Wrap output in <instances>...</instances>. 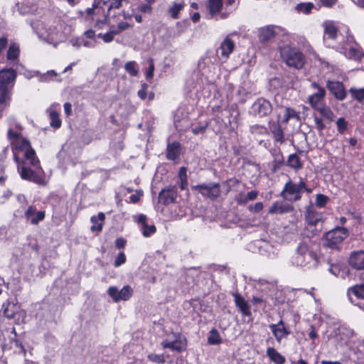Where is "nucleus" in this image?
<instances>
[{"label":"nucleus","instance_id":"obj_13","mask_svg":"<svg viewBox=\"0 0 364 364\" xmlns=\"http://www.w3.org/2000/svg\"><path fill=\"white\" fill-rule=\"evenodd\" d=\"M107 294L114 302H119L120 301H127L129 299L133 294V291L129 286H124L121 289L112 286L107 289Z\"/></svg>","mask_w":364,"mask_h":364},{"label":"nucleus","instance_id":"obj_52","mask_svg":"<svg viewBox=\"0 0 364 364\" xmlns=\"http://www.w3.org/2000/svg\"><path fill=\"white\" fill-rule=\"evenodd\" d=\"M352 96L359 102H363L364 100V88L361 89H353L351 88L350 90Z\"/></svg>","mask_w":364,"mask_h":364},{"label":"nucleus","instance_id":"obj_23","mask_svg":"<svg viewBox=\"0 0 364 364\" xmlns=\"http://www.w3.org/2000/svg\"><path fill=\"white\" fill-rule=\"evenodd\" d=\"M290 119H295L296 121L300 120L299 113L294 109L285 107L282 109L278 117V122L287 124Z\"/></svg>","mask_w":364,"mask_h":364},{"label":"nucleus","instance_id":"obj_40","mask_svg":"<svg viewBox=\"0 0 364 364\" xmlns=\"http://www.w3.org/2000/svg\"><path fill=\"white\" fill-rule=\"evenodd\" d=\"M322 117L326 118L329 122H332L334 120L335 114L330 107L326 106L325 104L321 106L319 108L316 109Z\"/></svg>","mask_w":364,"mask_h":364},{"label":"nucleus","instance_id":"obj_58","mask_svg":"<svg viewBox=\"0 0 364 364\" xmlns=\"http://www.w3.org/2000/svg\"><path fill=\"white\" fill-rule=\"evenodd\" d=\"M100 11H101V8L95 4L93 5V6L92 8H88L86 10V13L88 16L98 14L100 13Z\"/></svg>","mask_w":364,"mask_h":364},{"label":"nucleus","instance_id":"obj_62","mask_svg":"<svg viewBox=\"0 0 364 364\" xmlns=\"http://www.w3.org/2000/svg\"><path fill=\"white\" fill-rule=\"evenodd\" d=\"M70 44L77 48H79L82 46V36L81 37H77V38H73L70 40Z\"/></svg>","mask_w":364,"mask_h":364},{"label":"nucleus","instance_id":"obj_32","mask_svg":"<svg viewBox=\"0 0 364 364\" xmlns=\"http://www.w3.org/2000/svg\"><path fill=\"white\" fill-rule=\"evenodd\" d=\"M105 219V215L103 213H99L97 215L91 217L90 221L92 223L91 230L92 232H100L102 229V224Z\"/></svg>","mask_w":364,"mask_h":364},{"label":"nucleus","instance_id":"obj_1","mask_svg":"<svg viewBox=\"0 0 364 364\" xmlns=\"http://www.w3.org/2000/svg\"><path fill=\"white\" fill-rule=\"evenodd\" d=\"M8 138L12 145L14 160L21 178L37 184H43L44 172L30 142L22 136L18 129L14 130L10 128Z\"/></svg>","mask_w":364,"mask_h":364},{"label":"nucleus","instance_id":"obj_3","mask_svg":"<svg viewBox=\"0 0 364 364\" xmlns=\"http://www.w3.org/2000/svg\"><path fill=\"white\" fill-rule=\"evenodd\" d=\"M291 264L306 269H314L318 266V256L309 239L299 242L291 259Z\"/></svg>","mask_w":364,"mask_h":364},{"label":"nucleus","instance_id":"obj_37","mask_svg":"<svg viewBox=\"0 0 364 364\" xmlns=\"http://www.w3.org/2000/svg\"><path fill=\"white\" fill-rule=\"evenodd\" d=\"M11 90L9 86L0 85V106H6L9 102Z\"/></svg>","mask_w":364,"mask_h":364},{"label":"nucleus","instance_id":"obj_38","mask_svg":"<svg viewBox=\"0 0 364 364\" xmlns=\"http://www.w3.org/2000/svg\"><path fill=\"white\" fill-rule=\"evenodd\" d=\"M257 247L259 248V253L267 257H271L272 254L274 255L273 247L265 241L257 242Z\"/></svg>","mask_w":364,"mask_h":364},{"label":"nucleus","instance_id":"obj_22","mask_svg":"<svg viewBox=\"0 0 364 364\" xmlns=\"http://www.w3.org/2000/svg\"><path fill=\"white\" fill-rule=\"evenodd\" d=\"M235 46L234 41L229 36L225 37L221 42L218 50L220 51V56L224 61L229 58L235 49Z\"/></svg>","mask_w":364,"mask_h":364},{"label":"nucleus","instance_id":"obj_64","mask_svg":"<svg viewBox=\"0 0 364 364\" xmlns=\"http://www.w3.org/2000/svg\"><path fill=\"white\" fill-rule=\"evenodd\" d=\"M258 196V192L256 191H251L247 193V194L245 196L247 201L254 200L257 198Z\"/></svg>","mask_w":364,"mask_h":364},{"label":"nucleus","instance_id":"obj_57","mask_svg":"<svg viewBox=\"0 0 364 364\" xmlns=\"http://www.w3.org/2000/svg\"><path fill=\"white\" fill-rule=\"evenodd\" d=\"M82 36H84V37H85V38H88L90 40H95L96 41H97V39L99 38L97 37V34L92 29H90V30L85 31Z\"/></svg>","mask_w":364,"mask_h":364},{"label":"nucleus","instance_id":"obj_17","mask_svg":"<svg viewBox=\"0 0 364 364\" xmlns=\"http://www.w3.org/2000/svg\"><path fill=\"white\" fill-rule=\"evenodd\" d=\"M353 334L352 329L345 326H341L336 333V340L340 346H348Z\"/></svg>","mask_w":364,"mask_h":364},{"label":"nucleus","instance_id":"obj_19","mask_svg":"<svg viewBox=\"0 0 364 364\" xmlns=\"http://www.w3.org/2000/svg\"><path fill=\"white\" fill-rule=\"evenodd\" d=\"M269 328L278 343H280L283 338L287 337L290 333L282 320H280L277 323L269 325Z\"/></svg>","mask_w":364,"mask_h":364},{"label":"nucleus","instance_id":"obj_14","mask_svg":"<svg viewBox=\"0 0 364 364\" xmlns=\"http://www.w3.org/2000/svg\"><path fill=\"white\" fill-rule=\"evenodd\" d=\"M193 188L201 193L204 197L214 199L220 194L219 183H203L193 187Z\"/></svg>","mask_w":364,"mask_h":364},{"label":"nucleus","instance_id":"obj_27","mask_svg":"<svg viewBox=\"0 0 364 364\" xmlns=\"http://www.w3.org/2000/svg\"><path fill=\"white\" fill-rule=\"evenodd\" d=\"M176 197L177 193L175 187L164 189L159 193V200L165 204L174 202Z\"/></svg>","mask_w":364,"mask_h":364},{"label":"nucleus","instance_id":"obj_26","mask_svg":"<svg viewBox=\"0 0 364 364\" xmlns=\"http://www.w3.org/2000/svg\"><path fill=\"white\" fill-rule=\"evenodd\" d=\"M223 6V0H208L207 9L211 18L219 16L220 18L221 9Z\"/></svg>","mask_w":364,"mask_h":364},{"label":"nucleus","instance_id":"obj_41","mask_svg":"<svg viewBox=\"0 0 364 364\" xmlns=\"http://www.w3.org/2000/svg\"><path fill=\"white\" fill-rule=\"evenodd\" d=\"M183 7H184L183 1H180V2L175 1L173 3L172 6L169 8L168 12L173 18L176 19L178 18V14L183 9Z\"/></svg>","mask_w":364,"mask_h":364},{"label":"nucleus","instance_id":"obj_10","mask_svg":"<svg viewBox=\"0 0 364 364\" xmlns=\"http://www.w3.org/2000/svg\"><path fill=\"white\" fill-rule=\"evenodd\" d=\"M198 70L210 82L215 81L219 75L218 66L213 64L208 57L203 58L199 61Z\"/></svg>","mask_w":364,"mask_h":364},{"label":"nucleus","instance_id":"obj_44","mask_svg":"<svg viewBox=\"0 0 364 364\" xmlns=\"http://www.w3.org/2000/svg\"><path fill=\"white\" fill-rule=\"evenodd\" d=\"M236 1L237 0L226 1V11L220 14V19L226 18L236 9Z\"/></svg>","mask_w":364,"mask_h":364},{"label":"nucleus","instance_id":"obj_55","mask_svg":"<svg viewBox=\"0 0 364 364\" xmlns=\"http://www.w3.org/2000/svg\"><path fill=\"white\" fill-rule=\"evenodd\" d=\"M154 64L152 60H149V65L146 71L145 75L147 80H150L154 76Z\"/></svg>","mask_w":364,"mask_h":364},{"label":"nucleus","instance_id":"obj_43","mask_svg":"<svg viewBox=\"0 0 364 364\" xmlns=\"http://www.w3.org/2000/svg\"><path fill=\"white\" fill-rule=\"evenodd\" d=\"M19 46L16 43L11 44L7 51V59L9 60H16L19 55Z\"/></svg>","mask_w":364,"mask_h":364},{"label":"nucleus","instance_id":"obj_16","mask_svg":"<svg viewBox=\"0 0 364 364\" xmlns=\"http://www.w3.org/2000/svg\"><path fill=\"white\" fill-rule=\"evenodd\" d=\"M272 107L269 101L264 98H259L254 102L251 107V113L254 115L263 117L272 112Z\"/></svg>","mask_w":364,"mask_h":364},{"label":"nucleus","instance_id":"obj_5","mask_svg":"<svg viewBox=\"0 0 364 364\" xmlns=\"http://www.w3.org/2000/svg\"><path fill=\"white\" fill-rule=\"evenodd\" d=\"M323 28V40L326 46L336 50L341 48V43L345 40L344 37L338 33L336 22L326 20L322 23Z\"/></svg>","mask_w":364,"mask_h":364},{"label":"nucleus","instance_id":"obj_31","mask_svg":"<svg viewBox=\"0 0 364 364\" xmlns=\"http://www.w3.org/2000/svg\"><path fill=\"white\" fill-rule=\"evenodd\" d=\"M305 217L308 224L311 225H316L322 220V215L315 211L311 205L307 208Z\"/></svg>","mask_w":364,"mask_h":364},{"label":"nucleus","instance_id":"obj_4","mask_svg":"<svg viewBox=\"0 0 364 364\" xmlns=\"http://www.w3.org/2000/svg\"><path fill=\"white\" fill-rule=\"evenodd\" d=\"M279 53L282 60L288 67L299 70L305 64L304 55L295 47L288 45L281 46Z\"/></svg>","mask_w":364,"mask_h":364},{"label":"nucleus","instance_id":"obj_34","mask_svg":"<svg viewBox=\"0 0 364 364\" xmlns=\"http://www.w3.org/2000/svg\"><path fill=\"white\" fill-rule=\"evenodd\" d=\"M269 129L272 133L274 140L276 141L282 143L284 141V132L279 124V122H273L269 126Z\"/></svg>","mask_w":364,"mask_h":364},{"label":"nucleus","instance_id":"obj_63","mask_svg":"<svg viewBox=\"0 0 364 364\" xmlns=\"http://www.w3.org/2000/svg\"><path fill=\"white\" fill-rule=\"evenodd\" d=\"M124 0H112L108 6V10L111 9H119Z\"/></svg>","mask_w":364,"mask_h":364},{"label":"nucleus","instance_id":"obj_9","mask_svg":"<svg viewBox=\"0 0 364 364\" xmlns=\"http://www.w3.org/2000/svg\"><path fill=\"white\" fill-rule=\"evenodd\" d=\"M306 188L304 181H300L298 184L292 181H288L282 192L283 198L289 201H296L301 198V193Z\"/></svg>","mask_w":364,"mask_h":364},{"label":"nucleus","instance_id":"obj_53","mask_svg":"<svg viewBox=\"0 0 364 364\" xmlns=\"http://www.w3.org/2000/svg\"><path fill=\"white\" fill-rule=\"evenodd\" d=\"M250 131L252 134H258L264 135L267 133V129L259 125H254L250 127Z\"/></svg>","mask_w":364,"mask_h":364},{"label":"nucleus","instance_id":"obj_30","mask_svg":"<svg viewBox=\"0 0 364 364\" xmlns=\"http://www.w3.org/2000/svg\"><path fill=\"white\" fill-rule=\"evenodd\" d=\"M235 305L239 308L242 314L245 316H251V311L248 303L238 294H234Z\"/></svg>","mask_w":364,"mask_h":364},{"label":"nucleus","instance_id":"obj_29","mask_svg":"<svg viewBox=\"0 0 364 364\" xmlns=\"http://www.w3.org/2000/svg\"><path fill=\"white\" fill-rule=\"evenodd\" d=\"M349 263L357 269H364V251L354 252L350 255Z\"/></svg>","mask_w":364,"mask_h":364},{"label":"nucleus","instance_id":"obj_42","mask_svg":"<svg viewBox=\"0 0 364 364\" xmlns=\"http://www.w3.org/2000/svg\"><path fill=\"white\" fill-rule=\"evenodd\" d=\"M287 164L291 167L292 168H294L296 170L300 169L302 168V164L300 161L299 157L296 154H292L289 156L288 160H287Z\"/></svg>","mask_w":364,"mask_h":364},{"label":"nucleus","instance_id":"obj_15","mask_svg":"<svg viewBox=\"0 0 364 364\" xmlns=\"http://www.w3.org/2000/svg\"><path fill=\"white\" fill-rule=\"evenodd\" d=\"M282 31V28L275 26H267L258 29V38L262 43H265L273 39Z\"/></svg>","mask_w":364,"mask_h":364},{"label":"nucleus","instance_id":"obj_8","mask_svg":"<svg viewBox=\"0 0 364 364\" xmlns=\"http://www.w3.org/2000/svg\"><path fill=\"white\" fill-rule=\"evenodd\" d=\"M348 236V230L345 228L338 227L326 233L323 243L332 249L338 246Z\"/></svg>","mask_w":364,"mask_h":364},{"label":"nucleus","instance_id":"obj_61","mask_svg":"<svg viewBox=\"0 0 364 364\" xmlns=\"http://www.w3.org/2000/svg\"><path fill=\"white\" fill-rule=\"evenodd\" d=\"M314 120L318 130L322 131L325 128V124H323L322 119L318 117H314Z\"/></svg>","mask_w":364,"mask_h":364},{"label":"nucleus","instance_id":"obj_12","mask_svg":"<svg viewBox=\"0 0 364 364\" xmlns=\"http://www.w3.org/2000/svg\"><path fill=\"white\" fill-rule=\"evenodd\" d=\"M2 311L8 318H13L19 321L23 320L26 316V312L20 309L16 304L7 301L2 305Z\"/></svg>","mask_w":364,"mask_h":364},{"label":"nucleus","instance_id":"obj_46","mask_svg":"<svg viewBox=\"0 0 364 364\" xmlns=\"http://www.w3.org/2000/svg\"><path fill=\"white\" fill-rule=\"evenodd\" d=\"M118 34V31H114L111 28L108 32L105 34L101 33H97V37L102 38L105 43H110L113 41L114 36Z\"/></svg>","mask_w":364,"mask_h":364},{"label":"nucleus","instance_id":"obj_20","mask_svg":"<svg viewBox=\"0 0 364 364\" xmlns=\"http://www.w3.org/2000/svg\"><path fill=\"white\" fill-rule=\"evenodd\" d=\"M326 87L331 93L338 100H343L346 97L343 85L338 81L328 80Z\"/></svg>","mask_w":364,"mask_h":364},{"label":"nucleus","instance_id":"obj_47","mask_svg":"<svg viewBox=\"0 0 364 364\" xmlns=\"http://www.w3.org/2000/svg\"><path fill=\"white\" fill-rule=\"evenodd\" d=\"M314 7V4L311 2L300 3L296 6V9L299 12H301L305 14H309V13H311Z\"/></svg>","mask_w":364,"mask_h":364},{"label":"nucleus","instance_id":"obj_51","mask_svg":"<svg viewBox=\"0 0 364 364\" xmlns=\"http://www.w3.org/2000/svg\"><path fill=\"white\" fill-rule=\"evenodd\" d=\"M338 132L343 134L347 129L348 122L343 117H340L336 121Z\"/></svg>","mask_w":364,"mask_h":364},{"label":"nucleus","instance_id":"obj_21","mask_svg":"<svg viewBox=\"0 0 364 364\" xmlns=\"http://www.w3.org/2000/svg\"><path fill=\"white\" fill-rule=\"evenodd\" d=\"M348 296L352 304L355 306L361 307L360 302H356L358 299H363L364 298V284H360L355 285L348 290Z\"/></svg>","mask_w":364,"mask_h":364},{"label":"nucleus","instance_id":"obj_28","mask_svg":"<svg viewBox=\"0 0 364 364\" xmlns=\"http://www.w3.org/2000/svg\"><path fill=\"white\" fill-rule=\"evenodd\" d=\"M57 107H60V105L53 104L47 109L50 119V126L55 129L61 126V120L59 118V114L56 109Z\"/></svg>","mask_w":364,"mask_h":364},{"label":"nucleus","instance_id":"obj_35","mask_svg":"<svg viewBox=\"0 0 364 364\" xmlns=\"http://www.w3.org/2000/svg\"><path fill=\"white\" fill-rule=\"evenodd\" d=\"M124 68L125 71L127 72V73L130 77H135L139 75V66L136 61L130 60V61L127 62L124 65Z\"/></svg>","mask_w":364,"mask_h":364},{"label":"nucleus","instance_id":"obj_2","mask_svg":"<svg viewBox=\"0 0 364 364\" xmlns=\"http://www.w3.org/2000/svg\"><path fill=\"white\" fill-rule=\"evenodd\" d=\"M31 26L41 41L53 47H56L67 39V34L63 31L62 24L35 21L31 23Z\"/></svg>","mask_w":364,"mask_h":364},{"label":"nucleus","instance_id":"obj_56","mask_svg":"<svg viewBox=\"0 0 364 364\" xmlns=\"http://www.w3.org/2000/svg\"><path fill=\"white\" fill-rule=\"evenodd\" d=\"M97 44V41L95 40H90L88 38H85V37L82 36V46L86 48H94Z\"/></svg>","mask_w":364,"mask_h":364},{"label":"nucleus","instance_id":"obj_11","mask_svg":"<svg viewBox=\"0 0 364 364\" xmlns=\"http://www.w3.org/2000/svg\"><path fill=\"white\" fill-rule=\"evenodd\" d=\"M311 88L316 90V92L310 95L307 101L312 108L317 109L325 104L326 90L316 82L311 83Z\"/></svg>","mask_w":364,"mask_h":364},{"label":"nucleus","instance_id":"obj_6","mask_svg":"<svg viewBox=\"0 0 364 364\" xmlns=\"http://www.w3.org/2000/svg\"><path fill=\"white\" fill-rule=\"evenodd\" d=\"M336 50L342 53L348 59L355 61H360L364 55L362 48L350 35L347 36L341 43V48H337Z\"/></svg>","mask_w":364,"mask_h":364},{"label":"nucleus","instance_id":"obj_45","mask_svg":"<svg viewBox=\"0 0 364 364\" xmlns=\"http://www.w3.org/2000/svg\"><path fill=\"white\" fill-rule=\"evenodd\" d=\"M208 342L209 344L211 345H218L221 343L222 339L218 331L216 329L213 328L210 331V336L208 338Z\"/></svg>","mask_w":364,"mask_h":364},{"label":"nucleus","instance_id":"obj_7","mask_svg":"<svg viewBox=\"0 0 364 364\" xmlns=\"http://www.w3.org/2000/svg\"><path fill=\"white\" fill-rule=\"evenodd\" d=\"M161 346L164 349L180 353L186 347V339L181 333L172 332L161 341Z\"/></svg>","mask_w":364,"mask_h":364},{"label":"nucleus","instance_id":"obj_48","mask_svg":"<svg viewBox=\"0 0 364 364\" xmlns=\"http://www.w3.org/2000/svg\"><path fill=\"white\" fill-rule=\"evenodd\" d=\"M147 358L150 361L157 364H164L166 362L164 354L150 353Z\"/></svg>","mask_w":364,"mask_h":364},{"label":"nucleus","instance_id":"obj_18","mask_svg":"<svg viewBox=\"0 0 364 364\" xmlns=\"http://www.w3.org/2000/svg\"><path fill=\"white\" fill-rule=\"evenodd\" d=\"M24 216L26 220L33 225H37L45 218V212L37 210L36 207L30 205L24 210Z\"/></svg>","mask_w":364,"mask_h":364},{"label":"nucleus","instance_id":"obj_33","mask_svg":"<svg viewBox=\"0 0 364 364\" xmlns=\"http://www.w3.org/2000/svg\"><path fill=\"white\" fill-rule=\"evenodd\" d=\"M267 355L275 364H284L285 358L274 348L269 347L267 349Z\"/></svg>","mask_w":364,"mask_h":364},{"label":"nucleus","instance_id":"obj_25","mask_svg":"<svg viewBox=\"0 0 364 364\" xmlns=\"http://www.w3.org/2000/svg\"><path fill=\"white\" fill-rule=\"evenodd\" d=\"M16 77V73L14 69H3L0 71V85L9 86L11 88Z\"/></svg>","mask_w":364,"mask_h":364},{"label":"nucleus","instance_id":"obj_36","mask_svg":"<svg viewBox=\"0 0 364 364\" xmlns=\"http://www.w3.org/2000/svg\"><path fill=\"white\" fill-rule=\"evenodd\" d=\"M180 154V146L177 142H173L167 146V158L170 160H176Z\"/></svg>","mask_w":364,"mask_h":364},{"label":"nucleus","instance_id":"obj_50","mask_svg":"<svg viewBox=\"0 0 364 364\" xmlns=\"http://www.w3.org/2000/svg\"><path fill=\"white\" fill-rule=\"evenodd\" d=\"M328 201V198L321 193L317 194L316 196L315 205L318 208H323Z\"/></svg>","mask_w":364,"mask_h":364},{"label":"nucleus","instance_id":"obj_49","mask_svg":"<svg viewBox=\"0 0 364 364\" xmlns=\"http://www.w3.org/2000/svg\"><path fill=\"white\" fill-rule=\"evenodd\" d=\"M57 76L56 73L54 70H48L46 73L40 75L39 80L43 82H48L53 80Z\"/></svg>","mask_w":364,"mask_h":364},{"label":"nucleus","instance_id":"obj_60","mask_svg":"<svg viewBox=\"0 0 364 364\" xmlns=\"http://www.w3.org/2000/svg\"><path fill=\"white\" fill-rule=\"evenodd\" d=\"M263 204L261 202L256 203L254 205H250L249 210L253 213H259L263 209Z\"/></svg>","mask_w":364,"mask_h":364},{"label":"nucleus","instance_id":"obj_59","mask_svg":"<svg viewBox=\"0 0 364 364\" xmlns=\"http://www.w3.org/2000/svg\"><path fill=\"white\" fill-rule=\"evenodd\" d=\"M147 87L148 86L146 84H143L141 85V88L138 91L137 95L141 100L146 99Z\"/></svg>","mask_w":364,"mask_h":364},{"label":"nucleus","instance_id":"obj_39","mask_svg":"<svg viewBox=\"0 0 364 364\" xmlns=\"http://www.w3.org/2000/svg\"><path fill=\"white\" fill-rule=\"evenodd\" d=\"M291 210L289 205H284L279 202H275L269 210L270 214H281L289 212Z\"/></svg>","mask_w":364,"mask_h":364},{"label":"nucleus","instance_id":"obj_24","mask_svg":"<svg viewBox=\"0 0 364 364\" xmlns=\"http://www.w3.org/2000/svg\"><path fill=\"white\" fill-rule=\"evenodd\" d=\"M136 220L141 225V230L144 237H148L156 232L155 225L148 224L146 215L140 214L136 216Z\"/></svg>","mask_w":364,"mask_h":364},{"label":"nucleus","instance_id":"obj_54","mask_svg":"<svg viewBox=\"0 0 364 364\" xmlns=\"http://www.w3.org/2000/svg\"><path fill=\"white\" fill-rule=\"evenodd\" d=\"M126 262V256L123 252H121L118 254L117 257L114 260V266L116 267H119L123 264Z\"/></svg>","mask_w":364,"mask_h":364}]
</instances>
